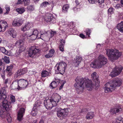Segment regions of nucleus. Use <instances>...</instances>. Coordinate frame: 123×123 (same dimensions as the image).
Wrapping results in <instances>:
<instances>
[{
  "label": "nucleus",
  "mask_w": 123,
  "mask_h": 123,
  "mask_svg": "<svg viewBox=\"0 0 123 123\" xmlns=\"http://www.w3.org/2000/svg\"><path fill=\"white\" fill-rule=\"evenodd\" d=\"M54 103L53 99H48L44 101V104L47 109H51L54 105Z\"/></svg>",
  "instance_id": "obj_10"
},
{
  "label": "nucleus",
  "mask_w": 123,
  "mask_h": 123,
  "mask_svg": "<svg viewBox=\"0 0 123 123\" xmlns=\"http://www.w3.org/2000/svg\"><path fill=\"white\" fill-rule=\"evenodd\" d=\"M16 10L20 14L23 13L25 11V9L23 7L19 8L16 9Z\"/></svg>",
  "instance_id": "obj_29"
},
{
  "label": "nucleus",
  "mask_w": 123,
  "mask_h": 123,
  "mask_svg": "<svg viewBox=\"0 0 123 123\" xmlns=\"http://www.w3.org/2000/svg\"><path fill=\"white\" fill-rule=\"evenodd\" d=\"M3 64L2 62L1 61V60H0V66L2 65Z\"/></svg>",
  "instance_id": "obj_64"
},
{
  "label": "nucleus",
  "mask_w": 123,
  "mask_h": 123,
  "mask_svg": "<svg viewBox=\"0 0 123 123\" xmlns=\"http://www.w3.org/2000/svg\"><path fill=\"white\" fill-rule=\"evenodd\" d=\"M45 20L47 22H51L52 23H55V19L53 15L50 13H46L45 17Z\"/></svg>",
  "instance_id": "obj_12"
},
{
  "label": "nucleus",
  "mask_w": 123,
  "mask_h": 123,
  "mask_svg": "<svg viewBox=\"0 0 123 123\" xmlns=\"http://www.w3.org/2000/svg\"><path fill=\"white\" fill-rule=\"evenodd\" d=\"M26 27H27L26 26V25H25V26L21 28V30L23 31H26V30H28L27 29Z\"/></svg>",
  "instance_id": "obj_49"
},
{
  "label": "nucleus",
  "mask_w": 123,
  "mask_h": 123,
  "mask_svg": "<svg viewBox=\"0 0 123 123\" xmlns=\"http://www.w3.org/2000/svg\"><path fill=\"white\" fill-rule=\"evenodd\" d=\"M27 9L28 11H31L34 10V8L33 5L28 6L27 7Z\"/></svg>",
  "instance_id": "obj_36"
},
{
  "label": "nucleus",
  "mask_w": 123,
  "mask_h": 123,
  "mask_svg": "<svg viewBox=\"0 0 123 123\" xmlns=\"http://www.w3.org/2000/svg\"><path fill=\"white\" fill-rule=\"evenodd\" d=\"M32 34L35 35H37L38 37V39L40 38L41 37L40 35L38 34V31L36 30H34L33 31Z\"/></svg>",
  "instance_id": "obj_34"
},
{
  "label": "nucleus",
  "mask_w": 123,
  "mask_h": 123,
  "mask_svg": "<svg viewBox=\"0 0 123 123\" xmlns=\"http://www.w3.org/2000/svg\"><path fill=\"white\" fill-rule=\"evenodd\" d=\"M24 41V40H20L19 41L18 43H19V44H21V43H22Z\"/></svg>",
  "instance_id": "obj_60"
},
{
  "label": "nucleus",
  "mask_w": 123,
  "mask_h": 123,
  "mask_svg": "<svg viewBox=\"0 0 123 123\" xmlns=\"http://www.w3.org/2000/svg\"><path fill=\"white\" fill-rule=\"evenodd\" d=\"M82 59V58L81 57L78 56L76 57V59L74 62V65L75 67H77L78 66Z\"/></svg>",
  "instance_id": "obj_22"
},
{
  "label": "nucleus",
  "mask_w": 123,
  "mask_h": 123,
  "mask_svg": "<svg viewBox=\"0 0 123 123\" xmlns=\"http://www.w3.org/2000/svg\"><path fill=\"white\" fill-rule=\"evenodd\" d=\"M107 62V58L104 55H100L97 60L91 64V67L94 68H101Z\"/></svg>",
  "instance_id": "obj_4"
},
{
  "label": "nucleus",
  "mask_w": 123,
  "mask_h": 123,
  "mask_svg": "<svg viewBox=\"0 0 123 123\" xmlns=\"http://www.w3.org/2000/svg\"><path fill=\"white\" fill-rule=\"evenodd\" d=\"M8 81V79L5 80L4 81V83L5 84H6L7 83Z\"/></svg>",
  "instance_id": "obj_58"
},
{
  "label": "nucleus",
  "mask_w": 123,
  "mask_h": 123,
  "mask_svg": "<svg viewBox=\"0 0 123 123\" xmlns=\"http://www.w3.org/2000/svg\"><path fill=\"white\" fill-rule=\"evenodd\" d=\"M27 71L26 68L20 69L18 70L15 74V76L17 77L19 76L22 75L26 73Z\"/></svg>",
  "instance_id": "obj_16"
},
{
  "label": "nucleus",
  "mask_w": 123,
  "mask_h": 123,
  "mask_svg": "<svg viewBox=\"0 0 123 123\" xmlns=\"http://www.w3.org/2000/svg\"><path fill=\"white\" fill-rule=\"evenodd\" d=\"M8 32L10 36L13 38H15L16 37L17 35L16 32V31L13 29H10L9 31Z\"/></svg>",
  "instance_id": "obj_18"
},
{
  "label": "nucleus",
  "mask_w": 123,
  "mask_h": 123,
  "mask_svg": "<svg viewBox=\"0 0 123 123\" xmlns=\"http://www.w3.org/2000/svg\"><path fill=\"white\" fill-rule=\"evenodd\" d=\"M50 36L52 37H53L56 34V31L51 30V31L50 32Z\"/></svg>",
  "instance_id": "obj_39"
},
{
  "label": "nucleus",
  "mask_w": 123,
  "mask_h": 123,
  "mask_svg": "<svg viewBox=\"0 0 123 123\" xmlns=\"http://www.w3.org/2000/svg\"><path fill=\"white\" fill-rule=\"evenodd\" d=\"M37 113V110L36 109V107L34 106L31 111V114L33 116H35Z\"/></svg>",
  "instance_id": "obj_27"
},
{
  "label": "nucleus",
  "mask_w": 123,
  "mask_h": 123,
  "mask_svg": "<svg viewBox=\"0 0 123 123\" xmlns=\"http://www.w3.org/2000/svg\"><path fill=\"white\" fill-rule=\"evenodd\" d=\"M91 79L94 83V86L97 89L99 86V81L98 79V76L97 73L94 72L91 74Z\"/></svg>",
  "instance_id": "obj_8"
},
{
  "label": "nucleus",
  "mask_w": 123,
  "mask_h": 123,
  "mask_svg": "<svg viewBox=\"0 0 123 123\" xmlns=\"http://www.w3.org/2000/svg\"><path fill=\"white\" fill-rule=\"evenodd\" d=\"M47 33V32L45 31H44L43 32H42L41 31H40V34L39 35H40L41 37H42V36H44L45 35V33Z\"/></svg>",
  "instance_id": "obj_47"
},
{
  "label": "nucleus",
  "mask_w": 123,
  "mask_h": 123,
  "mask_svg": "<svg viewBox=\"0 0 123 123\" xmlns=\"http://www.w3.org/2000/svg\"><path fill=\"white\" fill-rule=\"evenodd\" d=\"M108 13L109 14L113 13L114 11V9L110 7L108 10Z\"/></svg>",
  "instance_id": "obj_42"
},
{
  "label": "nucleus",
  "mask_w": 123,
  "mask_h": 123,
  "mask_svg": "<svg viewBox=\"0 0 123 123\" xmlns=\"http://www.w3.org/2000/svg\"><path fill=\"white\" fill-rule=\"evenodd\" d=\"M49 4V3L47 2H45L41 4V7H45L47 5Z\"/></svg>",
  "instance_id": "obj_41"
},
{
  "label": "nucleus",
  "mask_w": 123,
  "mask_h": 123,
  "mask_svg": "<svg viewBox=\"0 0 123 123\" xmlns=\"http://www.w3.org/2000/svg\"><path fill=\"white\" fill-rule=\"evenodd\" d=\"M80 36L83 38H84L85 37V35L82 34H80Z\"/></svg>",
  "instance_id": "obj_56"
},
{
  "label": "nucleus",
  "mask_w": 123,
  "mask_h": 123,
  "mask_svg": "<svg viewBox=\"0 0 123 123\" xmlns=\"http://www.w3.org/2000/svg\"><path fill=\"white\" fill-rule=\"evenodd\" d=\"M43 120H41L39 122V123H43Z\"/></svg>",
  "instance_id": "obj_63"
},
{
  "label": "nucleus",
  "mask_w": 123,
  "mask_h": 123,
  "mask_svg": "<svg viewBox=\"0 0 123 123\" xmlns=\"http://www.w3.org/2000/svg\"><path fill=\"white\" fill-rule=\"evenodd\" d=\"M18 80H16L12 83L11 85V87L13 89H18Z\"/></svg>",
  "instance_id": "obj_21"
},
{
  "label": "nucleus",
  "mask_w": 123,
  "mask_h": 123,
  "mask_svg": "<svg viewBox=\"0 0 123 123\" xmlns=\"http://www.w3.org/2000/svg\"><path fill=\"white\" fill-rule=\"evenodd\" d=\"M25 111V109L23 108H21L19 110L18 114V121H21L23 117V115L24 114Z\"/></svg>",
  "instance_id": "obj_15"
},
{
  "label": "nucleus",
  "mask_w": 123,
  "mask_h": 123,
  "mask_svg": "<svg viewBox=\"0 0 123 123\" xmlns=\"http://www.w3.org/2000/svg\"><path fill=\"white\" fill-rule=\"evenodd\" d=\"M23 2V1L21 0H18V2H17V4H22Z\"/></svg>",
  "instance_id": "obj_55"
},
{
  "label": "nucleus",
  "mask_w": 123,
  "mask_h": 123,
  "mask_svg": "<svg viewBox=\"0 0 123 123\" xmlns=\"http://www.w3.org/2000/svg\"><path fill=\"white\" fill-rule=\"evenodd\" d=\"M8 24L6 21H4L0 24V29L2 31H4L6 27H7Z\"/></svg>",
  "instance_id": "obj_17"
},
{
  "label": "nucleus",
  "mask_w": 123,
  "mask_h": 123,
  "mask_svg": "<svg viewBox=\"0 0 123 123\" xmlns=\"http://www.w3.org/2000/svg\"><path fill=\"white\" fill-rule=\"evenodd\" d=\"M5 8L6 10V12H9L10 11V8L9 6H6L5 7ZM6 13H8V12H6L5 13V14Z\"/></svg>",
  "instance_id": "obj_51"
},
{
  "label": "nucleus",
  "mask_w": 123,
  "mask_h": 123,
  "mask_svg": "<svg viewBox=\"0 0 123 123\" xmlns=\"http://www.w3.org/2000/svg\"><path fill=\"white\" fill-rule=\"evenodd\" d=\"M122 70V68L116 67L113 69L109 75L112 78L115 77L120 74Z\"/></svg>",
  "instance_id": "obj_9"
},
{
  "label": "nucleus",
  "mask_w": 123,
  "mask_h": 123,
  "mask_svg": "<svg viewBox=\"0 0 123 123\" xmlns=\"http://www.w3.org/2000/svg\"><path fill=\"white\" fill-rule=\"evenodd\" d=\"M39 51V49H36L35 47L31 46L29 49L28 52L29 55L31 57H33Z\"/></svg>",
  "instance_id": "obj_13"
},
{
  "label": "nucleus",
  "mask_w": 123,
  "mask_h": 123,
  "mask_svg": "<svg viewBox=\"0 0 123 123\" xmlns=\"http://www.w3.org/2000/svg\"><path fill=\"white\" fill-rule=\"evenodd\" d=\"M94 116V115L93 112H89L87 113L86 117V118L87 119H92Z\"/></svg>",
  "instance_id": "obj_23"
},
{
  "label": "nucleus",
  "mask_w": 123,
  "mask_h": 123,
  "mask_svg": "<svg viewBox=\"0 0 123 123\" xmlns=\"http://www.w3.org/2000/svg\"><path fill=\"white\" fill-rule=\"evenodd\" d=\"M54 52V50L53 49H51L49 50V53L53 56Z\"/></svg>",
  "instance_id": "obj_50"
},
{
  "label": "nucleus",
  "mask_w": 123,
  "mask_h": 123,
  "mask_svg": "<svg viewBox=\"0 0 123 123\" xmlns=\"http://www.w3.org/2000/svg\"><path fill=\"white\" fill-rule=\"evenodd\" d=\"M69 7V6L68 4H66L64 5L62 7V12H67Z\"/></svg>",
  "instance_id": "obj_26"
},
{
  "label": "nucleus",
  "mask_w": 123,
  "mask_h": 123,
  "mask_svg": "<svg viewBox=\"0 0 123 123\" xmlns=\"http://www.w3.org/2000/svg\"><path fill=\"white\" fill-rule=\"evenodd\" d=\"M122 110L121 108H114L113 110V113L116 114V113H118L121 111Z\"/></svg>",
  "instance_id": "obj_33"
},
{
  "label": "nucleus",
  "mask_w": 123,
  "mask_h": 123,
  "mask_svg": "<svg viewBox=\"0 0 123 123\" xmlns=\"http://www.w3.org/2000/svg\"><path fill=\"white\" fill-rule=\"evenodd\" d=\"M81 0H76L75 3L76 4L79 5L80 2Z\"/></svg>",
  "instance_id": "obj_54"
},
{
  "label": "nucleus",
  "mask_w": 123,
  "mask_h": 123,
  "mask_svg": "<svg viewBox=\"0 0 123 123\" xmlns=\"http://www.w3.org/2000/svg\"><path fill=\"white\" fill-rule=\"evenodd\" d=\"M122 118L121 117H118L117 119V123H123V121L122 120Z\"/></svg>",
  "instance_id": "obj_40"
},
{
  "label": "nucleus",
  "mask_w": 123,
  "mask_h": 123,
  "mask_svg": "<svg viewBox=\"0 0 123 123\" xmlns=\"http://www.w3.org/2000/svg\"><path fill=\"white\" fill-rule=\"evenodd\" d=\"M64 85V84H62L61 86L59 88V89L61 90L62 88Z\"/></svg>",
  "instance_id": "obj_61"
},
{
  "label": "nucleus",
  "mask_w": 123,
  "mask_h": 123,
  "mask_svg": "<svg viewBox=\"0 0 123 123\" xmlns=\"http://www.w3.org/2000/svg\"><path fill=\"white\" fill-rule=\"evenodd\" d=\"M6 91L4 87H2L0 89V100L4 99L2 103L1 107L3 109L8 111L11 108L12 106L10 105V103H8L7 100L5 99L6 98Z\"/></svg>",
  "instance_id": "obj_3"
},
{
  "label": "nucleus",
  "mask_w": 123,
  "mask_h": 123,
  "mask_svg": "<svg viewBox=\"0 0 123 123\" xmlns=\"http://www.w3.org/2000/svg\"><path fill=\"white\" fill-rule=\"evenodd\" d=\"M117 28L121 32H123V22L122 21L121 23L117 25Z\"/></svg>",
  "instance_id": "obj_24"
},
{
  "label": "nucleus",
  "mask_w": 123,
  "mask_h": 123,
  "mask_svg": "<svg viewBox=\"0 0 123 123\" xmlns=\"http://www.w3.org/2000/svg\"><path fill=\"white\" fill-rule=\"evenodd\" d=\"M2 13V11L1 8L0 7V14H1Z\"/></svg>",
  "instance_id": "obj_62"
},
{
  "label": "nucleus",
  "mask_w": 123,
  "mask_h": 123,
  "mask_svg": "<svg viewBox=\"0 0 123 123\" xmlns=\"http://www.w3.org/2000/svg\"><path fill=\"white\" fill-rule=\"evenodd\" d=\"M23 1L25 5H27L29 4L30 0H23Z\"/></svg>",
  "instance_id": "obj_44"
},
{
  "label": "nucleus",
  "mask_w": 123,
  "mask_h": 123,
  "mask_svg": "<svg viewBox=\"0 0 123 123\" xmlns=\"http://www.w3.org/2000/svg\"><path fill=\"white\" fill-rule=\"evenodd\" d=\"M11 100L12 102H15V99L14 97L13 96H11Z\"/></svg>",
  "instance_id": "obj_52"
},
{
  "label": "nucleus",
  "mask_w": 123,
  "mask_h": 123,
  "mask_svg": "<svg viewBox=\"0 0 123 123\" xmlns=\"http://www.w3.org/2000/svg\"><path fill=\"white\" fill-rule=\"evenodd\" d=\"M23 21L21 19L18 18L14 19L12 22V25L14 26H19L21 25Z\"/></svg>",
  "instance_id": "obj_14"
},
{
  "label": "nucleus",
  "mask_w": 123,
  "mask_h": 123,
  "mask_svg": "<svg viewBox=\"0 0 123 123\" xmlns=\"http://www.w3.org/2000/svg\"><path fill=\"white\" fill-rule=\"evenodd\" d=\"M66 64L65 62H60L56 65L55 67V71L58 73H64L66 68Z\"/></svg>",
  "instance_id": "obj_7"
},
{
  "label": "nucleus",
  "mask_w": 123,
  "mask_h": 123,
  "mask_svg": "<svg viewBox=\"0 0 123 123\" xmlns=\"http://www.w3.org/2000/svg\"><path fill=\"white\" fill-rule=\"evenodd\" d=\"M122 80L117 78L110 81L105 84L104 88L105 92L107 93L114 90L116 87H119L121 85Z\"/></svg>",
  "instance_id": "obj_2"
},
{
  "label": "nucleus",
  "mask_w": 123,
  "mask_h": 123,
  "mask_svg": "<svg viewBox=\"0 0 123 123\" xmlns=\"http://www.w3.org/2000/svg\"><path fill=\"white\" fill-rule=\"evenodd\" d=\"M0 50L3 53H4L5 54L6 53V51L4 47H1L0 48Z\"/></svg>",
  "instance_id": "obj_46"
},
{
  "label": "nucleus",
  "mask_w": 123,
  "mask_h": 123,
  "mask_svg": "<svg viewBox=\"0 0 123 123\" xmlns=\"http://www.w3.org/2000/svg\"><path fill=\"white\" fill-rule=\"evenodd\" d=\"M106 51V54L109 59L112 62L118 59L122 54L121 53L119 52L118 50L113 49H108Z\"/></svg>",
  "instance_id": "obj_5"
},
{
  "label": "nucleus",
  "mask_w": 123,
  "mask_h": 123,
  "mask_svg": "<svg viewBox=\"0 0 123 123\" xmlns=\"http://www.w3.org/2000/svg\"><path fill=\"white\" fill-rule=\"evenodd\" d=\"M6 117L7 121L9 123L11 122L12 121V118L9 113L7 114Z\"/></svg>",
  "instance_id": "obj_32"
},
{
  "label": "nucleus",
  "mask_w": 123,
  "mask_h": 123,
  "mask_svg": "<svg viewBox=\"0 0 123 123\" xmlns=\"http://www.w3.org/2000/svg\"><path fill=\"white\" fill-rule=\"evenodd\" d=\"M28 35H29V34H27L25 33H23L22 36L23 37V39L24 41H25V40L28 38V37H29Z\"/></svg>",
  "instance_id": "obj_35"
},
{
  "label": "nucleus",
  "mask_w": 123,
  "mask_h": 123,
  "mask_svg": "<svg viewBox=\"0 0 123 123\" xmlns=\"http://www.w3.org/2000/svg\"><path fill=\"white\" fill-rule=\"evenodd\" d=\"M91 32V31L90 29H87L86 31V35H87L88 36H89Z\"/></svg>",
  "instance_id": "obj_43"
},
{
  "label": "nucleus",
  "mask_w": 123,
  "mask_h": 123,
  "mask_svg": "<svg viewBox=\"0 0 123 123\" xmlns=\"http://www.w3.org/2000/svg\"><path fill=\"white\" fill-rule=\"evenodd\" d=\"M13 67L12 65H10L9 66H7L6 69L5 71L7 73L9 76H10L12 74L11 71Z\"/></svg>",
  "instance_id": "obj_19"
},
{
  "label": "nucleus",
  "mask_w": 123,
  "mask_h": 123,
  "mask_svg": "<svg viewBox=\"0 0 123 123\" xmlns=\"http://www.w3.org/2000/svg\"><path fill=\"white\" fill-rule=\"evenodd\" d=\"M60 50L62 52L64 51V44H60L59 46Z\"/></svg>",
  "instance_id": "obj_45"
},
{
  "label": "nucleus",
  "mask_w": 123,
  "mask_h": 123,
  "mask_svg": "<svg viewBox=\"0 0 123 123\" xmlns=\"http://www.w3.org/2000/svg\"><path fill=\"white\" fill-rule=\"evenodd\" d=\"M121 6L120 5V4H117L116 6H115V7L116 8H121Z\"/></svg>",
  "instance_id": "obj_53"
},
{
  "label": "nucleus",
  "mask_w": 123,
  "mask_h": 123,
  "mask_svg": "<svg viewBox=\"0 0 123 123\" xmlns=\"http://www.w3.org/2000/svg\"><path fill=\"white\" fill-rule=\"evenodd\" d=\"M76 82L74 84L77 92L81 93L83 91L85 86L87 90L91 91L94 87V85L92 83L91 81L89 79L86 80L81 77H77L75 79Z\"/></svg>",
  "instance_id": "obj_1"
},
{
  "label": "nucleus",
  "mask_w": 123,
  "mask_h": 123,
  "mask_svg": "<svg viewBox=\"0 0 123 123\" xmlns=\"http://www.w3.org/2000/svg\"><path fill=\"white\" fill-rule=\"evenodd\" d=\"M61 99V97L59 95H57L55 96V98L54 100L55 102L54 104H56V102H57V103Z\"/></svg>",
  "instance_id": "obj_31"
},
{
  "label": "nucleus",
  "mask_w": 123,
  "mask_h": 123,
  "mask_svg": "<svg viewBox=\"0 0 123 123\" xmlns=\"http://www.w3.org/2000/svg\"><path fill=\"white\" fill-rule=\"evenodd\" d=\"M41 76L42 77H44L48 75L49 73L46 70L43 71L41 73Z\"/></svg>",
  "instance_id": "obj_30"
},
{
  "label": "nucleus",
  "mask_w": 123,
  "mask_h": 123,
  "mask_svg": "<svg viewBox=\"0 0 123 123\" xmlns=\"http://www.w3.org/2000/svg\"><path fill=\"white\" fill-rule=\"evenodd\" d=\"M4 61L7 63H8L10 62L9 57L5 56L4 58Z\"/></svg>",
  "instance_id": "obj_38"
},
{
  "label": "nucleus",
  "mask_w": 123,
  "mask_h": 123,
  "mask_svg": "<svg viewBox=\"0 0 123 123\" xmlns=\"http://www.w3.org/2000/svg\"><path fill=\"white\" fill-rule=\"evenodd\" d=\"M89 2L92 4H93L98 2L100 4L103 3L104 0H88Z\"/></svg>",
  "instance_id": "obj_25"
},
{
  "label": "nucleus",
  "mask_w": 123,
  "mask_h": 123,
  "mask_svg": "<svg viewBox=\"0 0 123 123\" xmlns=\"http://www.w3.org/2000/svg\"><path fill=\"white\" fill-rule=\"evenodd\" d=\"M25 25L27 27L26 28L27 29L29 30L30 28L32 26V24L31 23L28 22L27 24H26Z\"/></svg>",
  "instance_id": "obj_37"
},
{
  "label": "nucleus",
  "mask_w": 123,
  "mask_h": 123,
  "mask_svg": "<svg viewBox=\"0 0 123 123\" xmlns=\"http://www.w3.org/2000/svg\"><path fill=\"white\" fill-rule=\"evenodd\" d=\"M29 37V39L30 38L31 40H35L38 37L37 36L33 35L32 33L29 34V35H28Z\"/></svg>",
  "instance_id": "obj_28"
},
{
  "label": "nucleus",
  "mask_w": 123,
  "mask_h": 123,
  "mask_svg": "<svg viewBox=\"0 0 123 123\" xmlns=\"http://www.w3.org/2000/svg\"><path fill=\"white\" fill-rule=\"evenodd\" d=\"M72 110V108L61 109L60 111H57V116L61 119L65 118L68 116V112H71Z\"/></svg>",
  "instance_id": "obj_6"
},
{
  "label": "nucleus",
  "mask_w": 123,
  "mask_h": 123,
  "mask_svg": "<svg viewBox=\"0 0 123 123\" xmlns=\"http://www.w3.org/2000/svg\"><path fill=\"white\" fill-rule=\"evenodd\" d=\"M18 86L21 89H24L25 88L28 84L27 81L24 79H21L18 81Z\"/></svg>",
  "instance_id": "obj_11"
},
{
  "label": "nucleus",
  "mask_w": 123,
  "mask_h": 123,
  "mask_svg": "<svg viewBox=\"0 0 123 123\" xmlns=\"http://www.w3.org/2000/svg\"><path fill=\"white\" fill-rule=\"evenodd\" d=\"M65 41L63 39H62L61 40L60 43L62 44H64L65 43Z\"/></svg>",
  "instance_id": "obj_57"
},
{
  "label": "nucleus",
  "mask_w": 123,
  "mask_h": 123,
  "mask_svg": "<svg viewBox=\"0 0 123 123\" xmlns=\"http://www.w3.org/2000/svg\"><path fill=\"white\" fill-rule=\"evenodd\" d=\"M59 83V81H52L50 84V87L52 89L55 88L56 87Z\"/></svg>",
  "instance_id": "obj_20"
},
{
  "label": "nucleus",
  "mask_w": 123,
  "mask_h": 123,
  "mask_svg": "<svg viewBox=\"0 0 123 123\" xmlns=\"http://www.w3.org/2000/svg\"><path fill=\"white\" fill-rule=\"evenodd\" d=\"M87 110L86 109H83L82 111H81V112H86V111H87Z\"/></svg>",
  "instance_id": "obj_59"
},
{
  "label": "nucleus",
  "mask_w": 123,
  "mask_h": 123,
  "mask_svg": "<svg viewBox=\"0 0 123 123\" xmlns=\"http://www.w3.org/2000/svg\"><path fill=\"white\" fill-rule=\"evenodd\" d=\"M52 55L49 53L48 54L46 55H45V57L46 58H49L52 57Z\"/></svg>",
  "instance_id": "obj_48"
}]
</instances>
